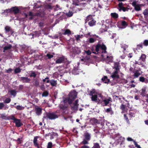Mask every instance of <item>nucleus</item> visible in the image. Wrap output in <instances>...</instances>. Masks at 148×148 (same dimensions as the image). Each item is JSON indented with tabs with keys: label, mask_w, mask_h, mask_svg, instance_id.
Returning <instances> with one entry per match:
<instances>
[{
	"label": "nucleus",
	"mask_w": 148,
	"mask_h": 148,
	"mask_svg": "<svg viewBox=\"0 0 148 148\" xmlns=\"http://www.w3.org/2000/svg\"><path fill=\"white\" fill-rule=\"evenodd\" d=\"M123 103H124L125 105H127V107H128L129 105L128 102L126 100H124V101Z\"/></svg>",
	"instance_id": "nucleus-55"
},
{
	"label": "nucleus",
	"mask_w": 148,
	"mask_h": 148,
	"mask_svg": "<svg viewBox=\"0 0 148 148\" xmlns=\"http://www.w3.org/2000/svg\"><path fill=\"white\" fill-rule=\"evenodd\" d=\"M112 102L111 100V98L109 97L108 99L106 98L104 100H103L101 103H102L103 106H107L108 104L110 102Z\"/></svg>",
	"instance_id": "nucleus-7"
},
{
	"label": "nucleus",
	"mask_w": 148,
	"mask_h": 148,
	"mask_svg": "<svg viewBox=\"0 0 148 148\" xmlns=\"http://www.w3.org/2000/svg\"><path fill=\"white\" fill-rule=\"evenodd\" d=\"M95 89H93L92 91L90 92L89 94L90 96H92V95H94L93 94H95Z\"/></svg>",
	"instance_id": "nucleus-49"
},
{
	"label": "nucleus",
	"mask_w": 148,
	"mask_h": 148,
	"mask_svg": "<svg viewBox=\"0 0 148 148\" xmlns=\"http://www.w3.org/2000/svg\"><path fill=\"white\" fill-rule=\"evenodd\" d=\"M35 111L36 113L38 115H40L42 112V108L37 107L35 108Z\"/></svg>",
	"instance_id": "nucleus-16"
},
{
	"label": "nucleus",
	"mask_w": 148,
	"mask_h": 148,
	"mask_svg": "<svg viewBox=\"0 0 148 148\" xmlns=\"http://www.w3.org/2000/svg\"><path fill=\"white\" fill-rule=\"evenodd\" d=\"M76 39L77 41H78L80 40V36L78 35L77 36H75Z\"/></svg>",
	"instance_id": "nucleus-62"
},
{
	"label": "nucleus",
	"mask_w": 148,
	"mask_h": 148,
	"mask_svg": "<svg viewBox=\"0 0 148 148\" xmlns=\"http://www.w3.org/2000/svg\"><path fill=\"white\" fill-rule=\"evenodd\" d=\"M50 83L51 85L53 86H56L57 84V81L54 79L51 80L50 81Z\"/></svg>",
	"instance_id": "nucleus-31"
},
{
	"label": "nucleus",
	"mask_w": 148,
	"mask_h": 148,
	"mask_svg": "<svg viewBox=\"0 0 148 148\" xmlns=\"http://www.w3.org/2000/svg\"><path fill=\"white\" fill-rule=\"evenodd\" d=\"M118 71H115L111 75V77L114 79H119V76L118 75Z\"/></svg>",
	"instance_id": "nucleus-14"
},
{
	"label": "nucleus",
	"mask_w": 148,
	"mask_h": 148,
	"mask_svg": "<svg viewBox=\"0 0 148 148\" xmlns=\"http://www.w3.org/2000/svg\"><path fill=\"white\" fill-rule=\"evenodd\" d=\"M40 33L38 31H35L34 32L33 36H39Z\"/></svg>",
	"instance_id": "nucleus-48"
},
{
	"label": "nucleus",
	"mask_w": 148,
	"mask_h": 148,
	"mask_svg": "<svg viewBox=\"0 0 148 148\" xmlns=\"http://www.w3.org/2000/svg\"><path fill=\"white\" fill-rule=\"evenodd\" d=\"M46 56L49 59H50L53 57V55L50 54L49 53L47 54Z\"/></svg>",
	"instance_id": "nucleus-45"
},
{
	"label": "nucleus",
	"mask_w": 148,
	"mask_h": 148,
	"mask_svg": "<svg viewBox=\"0 0 148 148\" xmlns=\"http://www.w3.org/2000/svg\"><path fill=\"white\" fill-rule=\"evenodd\" d=\"M139 81L142 82H145L146 83H148V80L143 77L141 76L140 77Z\"/></svg>",
	"instance_id": "nucleus-20"
},
{
	"label": "nucleus",
	"mask_w": 148,
	"mask_h": 148,
	"mask_svg": "<svg viewBox=\"0 0 148 148\" xmlns=\"http://www.w3.org/2000/svg\"><path fill=\"white\" fill-rule=\"evenodd\" d=\"M5 32L10 35H12L14 32V30L9 26H6L5 27Z\"/></svg>",
	"instance_id": "nucleus-6"
},
{
	"label": "nucleus",
	"mask_w": 148,
	"mask_h": 148,
	"mask_svg": "<svg viewBox=\"0 0 148 148\" xmlns=\"http://www.w3.org/2000/svg\"><path fill=\"white\" fill-rule=\"evenodd\" d=\"M101 80L105 83H108L110 82V79H108V77L105 76L101 79Z\"/></svg>",
	"instance_id": "nucleus-23"
},
{
	"label": "nucleus",
	"mask_w": 148,
	"mask_h": 148,
	"mask_svg": "<svg viewBox=\"0 0 148 148\" xmlns=\"http://www.w3.org/2000/svg\"><path fill=\"white\" fill-rule=\"evenodd\" d=\"M12 13H13L15 14L19 13L20 10L17 6H15L11 8Z\"/></svg>",
	"instance_id": "nucleus-8"
},
{
	"label": "nucleus",
	"mask_w": 148,
	"mask_h": 148,
	"mask_svg": "<svg viewBox=\"0 0 148 148\" xmlns=\"http://www.w3.org/2000/svg\"><path fill=\"white\" fill-rule=\"evenodd\" d=\"M73 13L71 11H69L68 13L66 14V15L68 17H70L72 16Z\"/></svg>",
	"instance_id": "nucleus-40"
},
{
	"label": "nucleus",
	"mask_w": 148,
	"mask_h": 148,
	"mask_svg": "<svg viewBox=\"0 0 148 148\" xmlns=\"http://www.w3.org/2000/svg\"><path fill=\"white\" fill-rule=\"evenodd\" d=\"M95 41V40L92 38H90L89 39V42L90 43H92L94 42Z\"/></svg>",
	"instance_id": "nucleus-47"
},
{
	"label": "nucleus",
	"mask_w": 148,
	"mask_h": 148,
	"mask_svg": "<svg viewBox=\"0 0 148 148\" xmlns=\"http://www.w3.org/2000/svg\"><path fill=\"white\" fill-rule=\"evenodd\" d=\"M90 122L92 125L96 124H98L100 123L99 121L94 118L90 119Z\"/></svg>",
	"instance_id": "nucleus-13"
},
{
	"label": "nucleus",
	"mask_w": 148,
	"mask_h": 148,
	"mask_svg": "<svg viewBox=\"0 0 148 148\" xmlns=\"http://www.w3.org/2000/svg\"><path fill=\"white\" fill-rule=\"evenodd\" d=\"M137 48L138 49H140V48L142 49L143 48V44L142 43L140 44L137 45Z\"/></svg>",
	"instance_id": "nucleus-52"
},
{
	"label": "nucleus",
	"mask_w": 148,
	"mask_h": 148,
	"mask_svg": "<svg viewBox=\"0 0 148 148\" xmlns=\"http://www.w3.org/2000/svg\"><path fill=\"white\" fill-rule=\"evenodd\" d=\"M20 80L23 83H28L29 82L31 79L27 77H20Z\"/></svg>",
	"instance_id": "nucleus-10"
},
{
	"label": "nucleus",
	"mask_w": 148,
	"mask_h": 148,
	"mask_svg": "<svg viewBox=\"0 0 148 148\" xmlns=\"http://www.w3.org/2000/svg\"><path fill=\"white\" fill-rule=\"evenodd\" d=\"M129 9V8L127 7H125L123 6V3H121V10H122L123 12H125L126 11H128Z\"/></svg>",
	"instance_id": "nucleus-28"
},
{
	"label": "nucleus",
	"mask_w": 148,
	"mask_h": 148,
	"mask_svg": "<svg viewBox=\"0 0 148 148\" xmlns=\"http://www.w3.org/2000/svg\"><path fill=\"white\" fill-rule=\"evenodd\" d=\"M93 19L92 17V16L90 15L88 16L85 20V23H86L88 21H89L90 20H92Z\"/></svg>",
	"instance_id": "nucleus-26"
},
{
	"label": "nucleus",
	"mask_w": 148,
	"mask_h": 148,
	"mask_svg": "<svg viewBox=\"0 0 148 148\" xmlns=\"http://www.w3.org/2000/svg\"><path fill=\"white\" fill-rule=\"evenodd\" d=\"M133 73H134L133 76L134 78H138L141 75L139 70L137 69L134 70V71H133Z\"/></svg>",
	"instance_id": "nucleus-12"
},
{
	"label": "nucleus",
	"mask_w": 148,
	"mask_h": 148,
	"mask_svg": "<svg viewBox=\"0 0 148 148\" xmlns=\"http://www.w3.org/2000/svg\"><path fill=\"white\" fill-rule=\"evenodd\" d=\"M124 119L126 120L127 121H129V119L127 118L126 115L125 114H124Z\"/></svg>",
	"instance_id": "nucleus-63"
},
{
	"label": "nucleus",
	"mask_w": 148,
	"mask_h": 148,
	"mask_svg": "<svg viewBox=\"0 0 148 148\" xmlns=\"http://www.w3.org/2000/svg\"><path fill=\"white\" fill-rule=\"evenodd\" d=\"M77 93L75 90L71 91L69 93V96L73 100L77 97Z\"/></svg>",
	"instance_id": "nucleus-5"
},
{
	"label": "nucleus",
	"mask_w": 148,
	"mask_h": 148,
	"mask_svg": "<svg viewBox=\"0 0 148 148\" xmlns=\"http://www.w3.org/2000/svg\"><path fill=\"white\" fill-rule=\"evenodd\" d=\"M12 120L14 121V122L15 123L16 126L17 127H19L23 125L21 122V120L15 118L14 115L12 116Z\"/></svg>",
	"instance_id": "nucleus-4"
},
{
	"label": "nucleus",
	"mask_w": 148,
	"mask_h": 148,
	"mask_svg": "<svg viewBox=\"0 0 148 148\" xmlns=\"http://www.w3.org/2000/svg\"><path fill=\"white\" fill-rule=\"evenodd\" d=\"M11 99L9 98H7L5 100L4 102L5 103H8L10 102Z\"/></svg>",
	"instance_id": "nucleus-42"
},
{
	"label": "nucleus",
	"mask_w": 148,
	"mask_h": 148,
	"mask_svg": "<svg viewBox=\"0 0 148 148\" xmlns=\"http://www.w3.org/2000/svg\"><path fill=\"white\" fill-rule=\"evenodd\" d=\"M143 14L145 16V17L147 16H148V9H146L143 12Z\"/></svg>",
	"instance_id": "nucleus-38"
},
{
	"label": "nucleus",
	"mask_w": 148,
	"mask_h": 148,
	"mask_svg": "<svg viewBox=\"0 0 148 148\" xmlns=\"http://www.w3.org/2000/svg\"><path fill=\"white\" fill-rule=\"evenodd\" d=\"M4 106V105L3 103H0V110L2 109Z\"/></svg>",
	"instance_id": "nucleus-59"
},
{
	"label": "nucleus",
	"mask_w": 148,
	"mask_h": 148,
	"mask_svg": "<svg viewBox=\"0 0 148 148\" xmlns=\"http://www.w3.org/2000/svg\"><path fill=\"white\" fill-rule=\"evenodd\" d=\"M16 108L19 110H22V107L21 106H17L16 107Z\"/></svg>",
	"instance_id": "nucleus-58"
},
{
	"label": "nucleus",
	"mask_w": 148,
	"mask_h": 148,
	"mask_svg": "<svg viewBox=\"0 0 148 148\" xmlns=\"http://www.w3.org/2000/svg\"><path fill=\"white\" fill-rule=\"evenodd\" d=\"M110 15L111 17L114 19L117 18L118 17V14L116 13H111Z\"/></svg>",
	"instance_id": "nucleus-25"
},
{
	"label": "nucleus",
	"mask_w": 148,
	"mask_h": 148,
	"mask_svg": "<svg viewBox=\"0 0 148 148\" xmlns=\"http://www.w3.org/2000/svg\"><path fill=\"white\" fill-rule=\"evenodd\" d=\"M71 34V32L69 29H66L65 30L63 34H62L64 35H66L67 34L69 35V34Z\"/></svg>",
	"instance_id": "nucleus-33"
},
{
	"label": "nucleus",
	"mask_w": 148,
	"mask_h": 148,
	"mask_svg": "<svg viewBox=\"0 0 148 148\" xmlns=\"http://www.w3.org/2000/svg\"><path fill=\"white\" fill-rule=\"evenodd\" d=\"M60 110H57L56 111L53 112H47L44 118L49 120H54L58 118L60 115Z\"/></svg>",
	"instance_id": "nucleus-1"
},
{
	"label": "nucleus",
	"mask_w": 148,
	"mask_h": 148,
	"mask_svg": "<svg viewBox=\"0 0 148 148\" xmlns=\"http://www.w3.org/2000/svg\"><path fill=\"white\" fill-rule=\"evenodd\" d=\"M85 52L86 53V54L88 55H90L91 53V51L88 50L87 51H85Z\"/></svg>",
	"instance_id": "nucleus-60"
},
{
	"label": "nucleus",
	"mask_w": 148,
	"mask_h": 148,
	"mask_svg": "<svg viewBox=\"0 0 148 148\" xmlns=\"http://www.w3.org/2000/svg\"><path fill=\"white\" fill-rule=\"evenodd\" d=\"M49 95V92L47 91H44L42 94V96L44 97H46L48 96Z\"/></svg>",
	"instance_id": "nucleus-37"
},
{
	"label": "nucleus",
	"mask_w": 148,
	"mask_h": 148,
	"mask_svg": "<svg viewBox=\"0 0 148 148\" xmlns=\"http://www.w3.org/2000/svg\"><path fill=\"white\" fill-rule=\"evenodd\" d=\"M133 142L135 145L136 147H137V148H142L141 147L140 145H138V144L135 141H133Z\"/></svg>",
	"instance_id": "nucleus-53"
},
{
	"label": "nucleus",
	"mask_w": 148,
	"mask_h": 148,
	"mask_svg": "<svg viewBox=\"0 0 148 148\" xmlns=\"http://www.w3.org/2000/svg\"><path fill=\"white\" fill-rule=\"evenodd\" d=\"M79 104H77L73 103V106L71 107V109L73 110H77Z\"/></svg>",
	"instance_id": "nucleus-29"
},
{
	"label": "nucleus",
	"mask_w": 148,
	"mask_h": 148,
	"mask_svg": "<svg viewBox=\"0 0 148 148\" xmlns=\"http://www.w3.org/2000/svg\"><path fill=\"white\" fill-rule=\"evenodd\" d=\"M1 118L3 119L6 120H12V116H13V115H12L10 116H7L4 114H1Z\"/></svg>",
	"instance_id": "nucleus-11"
},
{
	"label": "nucleus",
	"mask_w": 148,
	"mask_h": 148,
	"mask_svg": "<svg viewBox=\"0 0 148 148\" xmlns=\"http://www.w3.org/2000/svg\"><path fill=\"white\" fill-rule=\"evenodd\" d=\"M143 44L145 46H148V40H145L143 42Z\"/></svg>",
	"instance_id": "nucleus-51"
},
{
	"label": "nucleus",
	"mask_w": 148,
	"mask_h": 148,
	"mask_svg": "<svg viewBox=\"0 0 148 148\" xmlns=\"http://www.w3.org/2000/svg\"><path fill=\"white\" fill-rule=\"evenodd\" d=\"M97 95H92L91 97V100L92 101H95L96 103H97L98 104H100L101 103V101L99 99H97Z\"/></svg>",
	"instance_id": "nucleus-9"
},
{
	"label": "nucleus",
	"mask_w": 148,
	"mask_h": 148,
	"mask_svg": "<svg viewBox=\"0 0 148 148\" xmlns=\"http://www.w3.org/2000/svg\"><path fill=\"white\" fill-rule=\"evenodd\" d=\"M126 106H127V105H125L124 103H123L121 106V109H122L123 111H124L125 110V107Z\"/></svg>",
	"instance_id": "nucleus-46"
},
{
	"label": "nucleus",
	"mask_w": 148,
	"mask_h": 148,
	"mask_svg": "<svg viewBox=\"0 0 148 148\" xmlns=\"http://www.w3.org/2000/svg\"><path fill=\"white\" fill-rule=\"evenodd\" d=\"M92 148H101V147L98 143H94L93 144V146Z\"/></svg>",
	"instance_id": "nucleus-35"
},
{
	"label": "nucleus",
	"mask_w": 148,
	"mask_h": 148,
	"mask_svg": "<svg viewBox=\"0 0 148 148\" xmlns=\"http://www.w3.org/2000/svg\"><path fill=\"white\" fill-rule=\"evenodd\" d=\"M4 12H6L7 13H12L11 8L10 9H8L5 10L4 11Z\"/></svg>",
	"instance_id": "nucleus-50"
},
{
	"label": "nucleus",
	"mask_w": 148,
	"mask_h": 148,
	"mask_svg": "<svg viewBox=\"0 0 148 148\" xmlns=\"http://www.w3.org/2000/svg\"><path fill=\"white\" fill-rule=\"evenodd\" d=\"M73 100L69 96L68 97L65 98L63 100L64 103H68L69 104H71Z\"/></svg>",
	"instance_id": "nucleus-15"
},
{
	"label": "nucleus",
	"mask_w": 148,
	"mask_h": 148,
	"mask_svg": "<svg viewBox=\"0 0 148 148\" xmlns=\"http://www.w3.org/2000/svg\"><path fill=\"white\" fill-rule=\"evenodd\" d=\"M80 148H90V147L88 145H84L82 146Z\"/></svg>",
	"instance_id": "nucleus-64"
},
{
	"label": "nucleus",
	"mask_w": 148,
	"mask_h": 148,
	"mask_svg": "<svg viewBox=\"0 0 148 148\" xmlns=\"http://www.w3.org/2000/svg\"><path fill=\"white\" fill-rule=\"evenodd\" d=\"M33 85L36 87L38 86L39 85V81L37 78L33 79Z\"/></svg>",
	"instance_id": "nucleus-19"
},
{
	"label": "nucleus",
	"mask_w": 148,
	"mask_h": 148,
	"mask_svg": "<svg viewBox=\"0 0 148 148\" xmlns=\"http://www.w3.org/2000/svg\"><path fill=\"white\" fill-rule=\"evenodd\" d=\"M10 93L11 95L15 97L16 94V91L15 90H13L10 91Z\"/></svg>",
	"instance_id": "nucleus-36"
},
{
	"label": "nucleus",
	"mask_w": 148,
	"mask_h": 148,
	"mask_svg": "<svg viewBox=\"0 0 148 148\" xmlns=\"http://www.w3.org/2000/svg\"><path fill=\"white\" fill-rule=\"evenodd\" d=\"M22 138H19L17 140H15V141L17 142L18 144H20L21 143V141H22Z\"/></svg>",
	"instance_id": "nucleus-54"
},
{
	"label": "nucleus",
	"mask_w": 148,
	"mask_h": 148,
	"mask_svg": "<svg viewBox=\"0 0 148 148\" xmlns=\"http://www.w3.org/2000/svg\"><path fill=\"white\" fill-rule=\"evenodd\" d=\"M135 10L137 11H139L141 9L140 7L138 5H137L136 6L134 7Z\"/></svg>",
	"instance_id": "nucleus-41"
},
{
	"label": "nucleus",
	"mask_w": 148,
	"mask_h": 148,
	"mask_svg": "<svg viewBox=\"0 0 148 148\" xmlns=\"http://www.w3.org/2000/svg\"><path fill=\"white\" fill-rule=\"evenodd\" d=\"M127 80L125 79H122L121 78V83H123L126 84L127 83Z\"/></svg>",
	"instance_id": "nucleus-57"
},
{
	"label": "nucleus",
	"mask_w": 148,
	"mask_h": 148,
	"mask_svg": "<svg viewBox=\"0 0 148 148\" xmlns=\"http://www.w3.org/2000/svg\"><path fill=\"white\" fill-rule=\"evenodd\" d=\"M146 88L144 87L141 90V92L140 95L143 97H144L145 96V95L146 94Z\"/></svg>",
	"instance_id": "nucleus-21"
},
{
	"label": "nucleus",
	"mask_w": 148,
	"mask_h": 148,
	"mask_svg": "<svg viewBox=\"0 0 148 148\" xmlns=\"http://www.w3.org/2000/svg\"><path fill=\"white\" fill-rule=\"evenodd\" d=\"M100 49H101V50L103 51V52L104 53L106 52V47L103 43L102 45H101L99 43H98L97 45H96L95 47V51L96 52L98 53Z\"/></svg>",
	"instance_id": "nucleus-2"
},
{
	"label": "nucleus",
	"mask_w": 148,
	"mask_h": 148,
	"mask_svg": "<svg viewBox=\"0 0 148 148\" xmlns=\"http://www.w3.org/2000/svg\"><path fill=\"white\" fill-rule=\"evenodd\" d=\"M88 140L85 139H84L82 142V143L84 145L86 144H89V143L88 142Z\"/></svg>",
	"instance_id": "nucleus-43"
},
{
	"label": "nucleus",
	"mask_w": 148,
	"mask_h": 148,
	"mask_svg": "<svg viewBox=\"0 0 148 148\" xmlns=\"http://www.w3.org/2000/svg\"><path fill=\"white\" fill-rule=\"evenodd\" d=\"M128 25L127 23L125 21H121V29L125 28Z\"/></svg>",
	"instance_id": "nucleus-17"
},
{
	"label": "nucleus",
	"mask_w": 148,
	"mask_h": 148,
	"mask_svg": "<svg viewBox=\"0 0 148 148\" xmlns=\"http://www.w3.org/2000/svg\"><path fill=\"white\" fill-rule=\"evenodd\" d=\"M21 70L19 68H16L14 70V72L16 73H19L21 72Z\"/></svg>",
	"instance_id": "nucleus-39"
},
{
	"label": "nucleus",
	"mask_w": 148,
	"mask_h": 148,
	"mask_svg": "<svg viewBox=\"0 0 148 148\" xmlns=\"http://www.w3.org/2000/svg\"><path fill=\"white\" fill-rule=\"evenodd\" d=\"M38 138V136H35L33 140V143L34 146L37 147V148H41V145L42 144V142H38L37 139Z\"/></svg>",
	"instance_id": "nucleus-3"
},
{
	"label": "nucleus",
	"mask_w": 148,
	"mask_h": 148,
	"mask_svg": "<svg viewBox=\"0 0 148 148\" xmlns=\"http://www.w3.org/2000/svg\"><path fill=\"white\" fill-rule=\"evenodd\" d=\"M64 58L63 57H59L56 61V64H60L62 63L64 61Z\"/></svg>",
	"instance_id": "nucleus-18"
},
{
	"label": "nucleus",
	"mask_w": 148,
	"mask_h": 148,
	"mask_svg": "<svg viewBox=\"0 0 148 148\" xmlns=\"http://www.w3.org/2000/svg\"><path fill=\"white\" fill-rule=\"evenodd\" d=\"M146 58V56L144 54H142L140 57L139 60H141L143 62H145Z\"/></svg>",
	"instance_id": "nucleus-24"
},
{
	"label": "nucleus",
	"mask_w": 148,
	"mask_h": 148,
	"mask_svg": "<svg viewBox=\"0 0 148 148\" xmlns=\"http://www.w3.org/2000/svg\"><path fill=\"white\" fill-rule=\"evenodd\" d=\"M45 7V8L47 9H52V7L50 3L46 5Z\"/></svg>",
	"instance_id": "nucleus-44"
},
{
	"label": "nucleus",
	"mask_w": 148,
	"mask_h": 148,
	"mask_svg": "<svg viewBox=\"0 0 148 148\" xmlns=\"http://www.w3.org/2000/svg\"><path fill=\"white\" fill-rule=\"evenodd\" d=\"M52 143L51 142H49L48 144L47 148H51L52 147Z\"/></svg>",
	"instance_id": "nucleus-56"
},
{
	"label": "nucleus",
	"mask_w": 148,
	"mask_h": 148,
	"mask_svg": "<svg viewBox=\"0 0 148 148\" xmlns=\"http://www.w3.org/2000/svg\"><path fill=\"white\" fill-rule=\"evenodd\" d=\"M84 136L85 139L87 140H89L90 139L91 137L90 135L88 133L85 134Z\"/></svg>",
	"instance_id": "nucleus-30"
},
{
	"label": "nucleus",
	"mask_w": 148,
	"mask_h": 148,
	"mask_svg": "<svg viewBox=\"0 0 148 148\" xmlns=\"http://www.w3.org/2000/svg\"><path fill=\"white\" fill-rule=\"evenodd\" d=\"M12 46L11 45H9L8 46H5L3 48V52H5V51L9 50L11 48Z\"/></svg>",
	"instance_id": "nucleus-27"
},
{
	"label": "nucleus",
	"mask_w": 148,
	"mask_h": 148,
	"mask_svg": "<svg viewBox=\"0 0 148 148\" xmlns=\"http://www.w3.org/2000/svg\"><path fill=\"white\" fill-rule=\"evenodd\" d=\"M96 21L94 19H92L88 22V24L90 27H92L95 25Z\"/></svg>",
	"instance_id": "nucleus-22"
},
{
	"label": "nucleus",
	"mask_w": 148,
	"mask_h": 148,
	"mask_svg": "<svg viewBox=\"0 0 148 148\" xmlns=\"http://www.w3.org/2000/svg\"><path fill=\"white\" fill-rule=\"evenodd\" d=\"M128 47L127 45H125V46H121V48H122L123 49V51H124L125 50H126V49Z\"/></svg>",
	"instance_id": "nucleus-61"
},
{
	"label": "nucleus",
	"mask_w": 148,
	"mask_h": 148,
	"mask_svg": "<svg viewBox=\"0 0 148 148\" xmlns=\"http://www.w3.org/2000/svg\"><path fill=\"white\" fill-rule=\"evenodd\" d=\"M119 63L118 62L115 63L114 65V68L115 69V71H119Z\"/></svg>",
	"instance_id": "nucleus-34"
},
{
	"label": "nucleus",
	"mask_w": 148,
	"mask_h": 148,
	"mask_svg": "<svg viewBox=\"0 0 148 148\" xmlns=\"http://www.w3.org/2000/svg\"><path fill=\"white\" fill-rule=\"evenodd\" d=\"M30 72L31 73L29 75V76L30 77H33L35 78L36 76V73L35 72L33 71H31Z\"/></svg>",
	"instance_id": "nucleus-32"
}]
</instances>
